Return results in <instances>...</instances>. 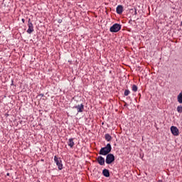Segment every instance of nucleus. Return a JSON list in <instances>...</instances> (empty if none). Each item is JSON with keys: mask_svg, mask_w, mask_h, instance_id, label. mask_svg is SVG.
I'll return each mask as SVG.
<instances>
[{"mask_svg": "<svg viewBox=\"0 0 182 182\" xmlns=\"http://www.w3.org/2000/svg\"><path fill=\"white\" fill-rule=\"evenodd\" d=\"M112 151V145L110 144H107L105 147H102L100 149L99 151V154L101 156H107Z\"/></svg>", "mask_w": 182, "mask_h": 182, "instance_id": "nucleus-1", "label": "nucleus"}, {"mask_svg": "<svg viewBox=\"0 0 182 182\" xmlns=\"http://www.w3.org/2000/svg\"><path fill=\"white\" fill-rule=\"evenodd\" d=\"M54 161L58 168V170L63 168V164H62V159L56 156H54Z\"/></svg>", "mask_w": 182, "mask_h": 182, "instance_id": "nucleus-2", "label": "nucleus"}, {"mask_svg": "<svg viewBox=\"0 0 182 182\" xmlns=\"http://www.w3.org/2000/svg\"><path fill=\"white\" fill-rule=\"evenodd\" d=\"M114 162V155L113 154H108L106 156L105 163L106 164H112Z\"/></svg>", "mask_w": 182, "mask_h": 182, "instance_id": "nucleus-3", "label": "nucleus"}, {"mask_svg": "<svg viewBox=\"0 0 182 182\" xmlns=\"http://www.w3.org/2000/svg\"><path fill=\"white\" fill-rule=\"evenodd\" d=\"M120 29H122V25L119 23H114V25H112V26L110 27L109 31L111 32L116 33V32H119Z\"/></svg>", "mask_w": 182, "mask_h": 182, "instance_id": "nucleus-4", "label": "nucleus"}, {"mask_svg": "<svg viewBox=\"0 0 182 182\" xmlns=\"http://www.w3.org/2000/svg\"><path fill=\"white\" fill-rule=\"evenodd\" d=\"M28 28L27 30V33H32V32H33V23H32V21H31V18L28 19Z\"/></svg>", "mask_w": 182, "mask_h": 182, "instance_id": "nucleus-5", "label": "nucleus"}, {"mask_svg": "<svg viewBox=\"0 0 182 182\" xmlns=\"http://www.w3.org/2000/svg\"><path fill=\"white\" fill-rule=\"evenodd\" d=\"M171 132L173 136H178L180 134V131L176 127L172 126L171 127Z\"/></svg>", "mask_w": 182, "mask_h": 182, "instance_id": "nucleus-6", "label": "nucleus"}, {"mask_svg": "<svg viewBox=\"0 0 182 182\" xmlns=\"http://www.w3.org/2000/svg\"><path fill=\"white\" fill-rule=\"evenodd\" d=\"M74 108L77 109V113H82V112H83V110L85 109V106L83 105V104H80L74 107Z\"/></svg>", "mask_w": 182, "mask_h": 182, "instance_id": "nucleus-7", "label": "nucleus"}, {"mask_svg": "<svg viewBox=\"0 0 182 182\" xmlns=\"http://www.w3.org/2000/svg\"><path fill=\"white\" fill-rule=\"evenodd\" d=\"M96 160L100 166H105V158H103V156H100L96 159Z\"/></svg>", "mask_w": 182, "mask_h": 182, "instance_id": "nucleus-8", "label": "nucleus"}, {"mask_svg": "<svg viewBox=\"0 0 182 182\" xmlns=\"http://www.w3.org/2000/svg\"><path fill=\"white\" fill-rule=\"evenodd\" d=\"M117 14L119 15H122L123 14V6L118 5L116 9Z\"/></svg>", "mask_w": 182, "mask_h": 182, "instance_id": "nucleus-9", "label": "nucleus"}, {"mask_svg": "<svg viewBox=\"0 0 182 182\" xmlns=\"http://www.w3.org/2000/svg\"><path fill=\"white\" fill-rule=\"evenodd\" d=\"M68 145L70 149H73V146H75V142L73 141V138H70L68 139Z\"/></svg>", "mask_w": 182, "mask_h": 182, "instance_id": "nucleus-10", "label": "nucleus"}, {"mask_svg": "<svg viewBox=\"0 0 182 182\" xmlns=\"http://www.w3.org/2000/svg\"><path fill=\"white\" fill-rule=\"evenodd\" d=\"M102 174L105 177H110V172H109L108 169H103Z\"/></svg>", "mask_w": 182, "mask_h": 182, "instance_id": "nucleus-11", "label": "nucleus"}, {"mask_svg": "<svg viewBox=\"0 0 182 182\" xmlns=\"http://www.w3.org/2000/svg\"><path fill=\"white\" fill-rule=\"evenodd\" d=\"M105 137V140H107V141H110L112 140V136H110V134H106Z\"/></svg>", "mask_w": 182, "mask_h": 182, "instance_id": "nucleus-12", "label": "nucleus"}, {"mask_svg": "<svg viewBox=\"0 0 182 182\" xmlns=\"http://www.w3.org/2000/svg\"><path fill=\"white\" fill-rule=\"evenodd\" d=\"M178 103H182V92H180L177 97Z\"/></svg>", "mask_w": 182, "mask_h": 182, "instance_id": "nucleus-13", "label": "nucleus"}, {"mask_svg": "<svg viewBox=\"0 0 182 182\" xmlns=\"http://www.w3.org/2000/svg\"><path fill=\"white\" fill-rule=\"evenodd\" d=\"M137 89H138L137 85H132V92H137Z\"/></svg>", "mask_w": 182, "mask_h": 182, "instance_id": "nucleus-14", "label": "nucleus"}, {"mask_svg": "<svg viewBox=\"0 0 182 182\" xmlns=\"http://www.w3.org/2000/svg\"><path fill=\"white\" fill-rule=\"evenodd\" d=\"M176 110H177L178 113H182V106L181 105L178 106L176 108Z\"/></svg>", "mask_w": 182, "mask_h": 182, "instance_id": "nucleus-15", "label": "nucleus"}, {"mask_svg": "<svg viewBox=\"0 0 182 182\" xmlns=\"http://www.w3.org/2000/svg\"><path fill=\"white\" fill-rule=\"evenodd\" d=\"M124 95V96H129L130 95V90H125Z\"/></svg>", "mask_w": 182, "mask_h": 182, "instance_id": "nucleus-16", "label": "nucleus"}, {"mask_svg": "<svg viewBox=\"0 0 182 182\" xmlns=\"http://www.w3.org/2000/svg\"><path fill=\"white\" fill-rule=\"evenodd\" d=\"M134 15H137V9H135Z\"/></svg>", "mask_w": 182, "mask_h": 182, "instance_id": "nucleus-17", "label": "nucleus"}, {"mask_svg": "<svg viewBox=\"0 0 182 182\" xmlns=\"http://www.w3.org/2000/svg\"><path fill=\"white\" fill-rule=\"evenodd\" d=\"M22 22L25 23V19L24 18H22Z\"/></svg>", "mask_w": 182, "mask_h": 182, "instance_id": "nucleus-18", "label": "nucleus"}, {"mask_svg": "<svg viewBox=\"0 0 182 182\" xmlns=\"http://www.w3.org/2000/svg\"><path fill=\"white\" fill-rule=\"evenodd\" d=\"M158 182H163V181H161V180H159V181H158Z\"/></svg>", "mask_w": 182, "mask_h": 182, "instance_id": "nucleus-19", "label": "nucleus"}, {"mask_svg": "<svg viewBox=\"0 0 182 182\" xmlns=\"http://www.w3.org/2000/svg\"><path fill=\"white\" fill-rule=\"evenodd\" d=\"M6 176H9V173H6Z\"/></svg>", "mask_w": 182, "mask_h": 182, "instance_id": "nucleus-20", "label": "nucleus"}, {"mask_svg": "<svg viewBox=\"0 0 182 182\" xmlns=\"http://www.w3.org/2000/svg\"><path fill=\"white\" fill-rule=\"evenodd\" d=\"M181 25H182V21H181Z\"/></svg>", "mask_w": 182, "mask_h": 182, "instance_id": "nucleus-21", "label": "nucleus"}]
</instances>
